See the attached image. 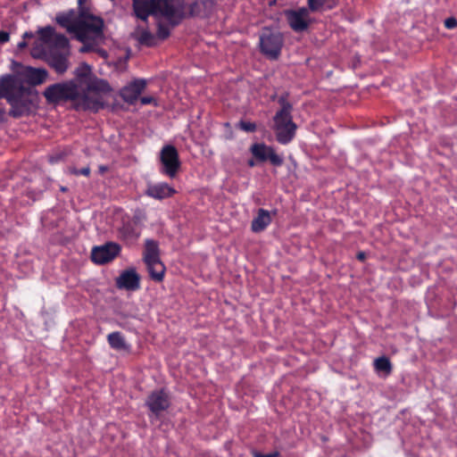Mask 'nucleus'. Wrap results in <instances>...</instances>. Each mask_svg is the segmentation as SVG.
Listing matches in <instances>:
<instances>
[{
	"label": "nucleus",
	"instance_id": "a19ab883",
	"mask_svg": "<svg viewBox=\"0 0 457 457\" xmlns=\"http://www.w3.org/2000/svg\"><path fill=\"white\" fill-rule=\"evenodd\" d=\"M34 37V35H33V33H32V32L26 31V32L23 34V38H24V39H25V38H31V37Z\"/></svg>",
	"mask_w": 457,
	"mask_h": 457
},
{
	"label": "nucleus",
	"instance_id": "412c9836",
	"mask_svg": "<svg viewBox=\"0 0 457 457\" xmlns=\"http://www.w3.org/2000/svg\"><path fill=\"white\" fill-rule=\"evenodd\" d=\"M271 223L270 212L265 209H259L256 217L251 223V229L254 233L263 231Z\"/></svg>",
	"mask_w": 457,
	"mask_h": 457
},
{
	"label": "nucleus",
	"instance_id": "37998d69",
	"mask_svg": "<svg viewBox=\"0 0 457 457\" xmlns=\"http://www.w3.org/2000/svg\"><path fill=\"white\" fill-rule=\"evenodd\" d=\"M60 190H61L62 192H66V191L68 190V188H67L66 187H60Z\"/></svg>",
	"mask_w": 457,
	"mask_h": 457
},
{
	"label": "nucleus",
	"instance_id": "58836bf2",
	"mask_svg": "<svg viewBox=\"0 0 457 457\" xmlns=\"http://www.w3.org/2000/svg\"><path fill=\"white\" fill-rule=\"evenodd\" d=\"M366 258V254L364 252H360L357 253V259L360 261H364Z\"/></svg>",
	"mask_w": 457,
	"mask_h": 457
},
{
	"label": "nucleus",
	"instance_id": "a878e982",
	"mask_svg": "<svg viewBox=\"0 0 457 457\" xmlns=\"http://www.w3.org/2000/svg\"><path fill=\"white\" fill-rule=\"evenodd\" d=\"M374 369L377 372H383L385 375H389L392 372V363L386 356H381L374 361Z\"/></svg>",
	"mask_w": 457,
	"mask_h": 457
},
{
	"label": "nucleus",
	"instance_id": "a18cd8bd",
	"mask_svg": "<svg viewBox=\"0 0 457 457\" xmlns=\"http://www.w3.org/2000/svg\"><path fill=\"white\" fill-rule=\"evenodd\" d=\"M78 2L79 5H82L86 2V0H78Z\"/></svg>",
	"mask_w": 457,
	"mask_h": 457
},
{
	"label": "nucleus",
	"instance_id": "72a5a7b5",
	"mask_svg": "<svg viewBox=\"0 0 457 457\" xmlns=\"http://www.w3.org/2000/svg\"><path fill=\"white\" fill-rule=\"evenodd\" d=\"M253 457H278L279 453L278 451H274L270 453H262L259 452H253Z\"/></svg>",
	"mask_w": 457,
	"mask_h": 457
},
{
	"label": "nucleus",
	"instance_id": "0eeeda50",
	"mask_svg": "<svg viewBox=\"0 0 457 457\" xmlns=\"http://www.w3.org/2000/svg\"><path fill=\"white\" fill-rule=\"evenodd\" d=\"M157 19L163 18L171 26L179 25L184 19V0H157Z\"/></svg>",
	"mask_w": 457,
	"mask_h": 457
},
{
	"label": "nucleus",
	"instance_id": "79ce46f5",
	"mask_svg": "<svg viewBox=\"0 0 457 457\" xmlns=\"http://www.w3.org/2000/svg\"><path fill=\"white\" fill-rule=\"evenodd\" d=\"M99 170H100V172H101V173H103V172H104V171H106V170H107V167H105V166H100V167H99Z\"/></svg>",
	"mask_w": 457,
	"mask_h": 457
},
{
	"label": "nucleus",
	"instance_id": "393cba45",
	"mask_svg": "<svg viewBox=\"0 0 457 457\" xmlns=\"http://www.w3.org/2000/svg\"><path fill=\"white\" fill-rule=\"evenodd\" d=\"M337 0H307V4L311 12H320L325 7L331 9L336 5Z\"/></svg>",
	"mask_w": 457,
	"mask_h": 457
},
{
	"label": "nucleus",
	"instance_id": "20e7f679",
	"mask_svg": "<svg viewBox=\"0 0 457 457\" xmlns=\"http://www.w3.org/2000/svg\"><path fill=\"white\" fill-rule=\"evenodd\" d=\"M75 78L70 81H76L78 88L90 98H96L102 104V109L105 106L104 96L112 91L109 83L102 79L93 76L91 68L87 63H81L74 71Z\"/></svg>",
	"mask_w": 457,
	"mask_h": 457
},
{
	"label": "nucleus",
	"instance_id": "bb28decb",
	"mask_svg": "<svg viewBox=\"0 0 457 457\" xmlns=\"http://www.w3.org/2000/svg\"><path fill=\"white\" fill-rule=\"evenodd\" d=\"M53 47L51 49H55L61 52H67L69 47V40L62 34H55L53 38L52 43L50 44Z\"/></svg>",
	"mask_w": 457,
	"mask_h": 457
},
{
	"label": "nucleus",
	"instance_id": "5701e85b",
	"mask_svg": "<svg viewBox=\"0 0 457 457\" xmlns=\"http://www.w3.org/2000/svg\"><path fill=\"white\" fill-rule=\"evenodd\" d=\"M120 234L123 240L129 244H132L138 239L140 231L134 224L127 222L120 228Z\"/></svg>",
	"mask_w": 457,
	"mask_h": 457
},
{
	"label": "nucleus",
	"instance_id": "4c0bfd02",
	"mask_svg": "<svg viewBox=\"0 0 457 457\" xmlns=\"http://www.w3.org/2000/svg\"><path fill=\"white\" fill-rule=\"evenodd\" d=\"M61 158H62L61 155H51L49 157V161H50V162L54 163V162H57L59 160H61Z\"/></svg>",
	"mask_w": 457,
	"mask_h": 457
},
{
	"label": "nucleus",
	"instance_id": "c756f323",
	"mask_svg": "<svg viewBox=\"0 0 457 457\" xmlns=\"http://www.w3.org/2000/svg\"><path fill=\"white\" fill-rule=\"evenodd\" d=\"M140 44L152 46L155 44V37L148 30H143L138 37Z\"/></svg>",
	"mask_w": 457,
	"mask_h": 457
},
{
	"label": "nucleus",
	"instance_id": "dca6fc26",
	"mask_svg": "<svg viewBox=\"0 0 457 457\" xmlns=\"http://www.w3.org/2000/svg\"><path fill=\"white\" fill-rule=\"evenodd\" d=\"M157 0H133V10L137 18L146 21L150 15L157 18Z\"/></svg>",
	"mask_w": 457,
	"mask_h": 457
},
{
	"label": "nucleus",
	"instance_id": "49530a36",
	"mask_svg": "<svg viewBox=\"0 0 457 457\" xmlns=\"http://www.w3.org/2000/svg\"><path fill=\"white\" fill-rule=\"evenodd\" d=\"M85 51H86L85 47H82L81 52H85Z\"/></svg>",
	"mask_w": 457,
	"mask_h": 457
},
{
	"label": "nucleus",
	"instance_id": "a211bd4d",
	"mask_svg": "<svg viewBox=\"0 0 457 457\" xmlns=\"http://www.w3.org/2000/svg\"><path fill=\"white\" fill-rule=\"evenodd\" d=\"M175 193L176 190L165 182L148 184L145 192V195L156 200H163L170 197Z\"/></svg>",
	"mask_w": 457,
	"mask_h": 457
},
{
	"label": "nucleus",
	"instance_id": "c9c22d12",
	"mask_svg": "<svg viewBox=\"0 0 457 457\" xmlns=\"http://www.w3.org/2000/svg\"><path fill=\"white\" fill-rule=\"evenodd\" d=\"M10 39V34L7 31L0 30V44H4Z\"/></svg>",
	"mask_w": 457,
	"mask_h": 457
},
{
	"label": "nucleus",
	"instance_id": "aec40b11",
	"mask_svg": "<svg viewBox=\"0 0 457 457\" xmlns=\"http://www.w3.org/2000/svg\"><path fill=\"white\" fill-rule=\"evenodd\" d=\"M159 260H161L159 243L154 239H145L143 252L144 262H153Z\"/></svg>",
	"mask_w": 457,
	"mask_h": 457
},
{
	"label": "nucleus",
	"instance_id": "e433bc0d",
	"mask_svg": "<svg viewBox=\"0 0 457 457\" xmlns=\"http://www.w3.org/2000/svg\"><path fill=\"white\" fill-rule=\"evenodd\" d=\"M42 50L39 49L38 47H33L31 49V55L35 58H39L41 56V53Z\"/></svg>",
	"mask_w": 457,
	"mask_h": 457
},
{
	"label": "nucleus",
	"instance_id": "f3484780",
	"mask_svg": "<svg viewBox=\"0 0 457 457\" xmlns=\"http://www.w3.org/2000/svg\"><path fill=\"white\" fill-rule=\"evenodd\" d=\"M119 288L135 291L140 287V278L135 270H124L116 279Z\"/></svg>",
	"mask_w": 457,
	"mask_h": 457
},
{
	"label": "nucleus",
	"instance_id": "9b49d317",
	"mask_svg": "<svg viewBox=\"0 0 457 457\" xmlns=\"http://www.w3.org/2000/svg\"><path fill=\"white\" fill-rule=\"evenodd\" d=\"M145 405L155 417H158L170 407V395L164 389L154 390L148 395Z\"/></svg>",
	"mask_w": 457,
	"mask_h": 457
},
{
	"label": "nucleus",
	"instance_id": "f03ea898",
	"mask_svg": "<svg viewBox=\"0 0 457 457\" xmlns=\"http://www.w3.org/2000/svg\"><path fill=\"white\" fill-rule=\"evenodd\" d=\"M76 83V81L67 80L52 84L45 88L43 96L48 104L71 102L76 111L99 112L102 109L101 102L80 92Z\"/></svg>",
	"mask_w": 457,
	"mask_h": 457
},
{
	"label": "nucleus",
	"instance_id": "c85d7f7f",
	"mask_svg": "<svg viewBox=\"0 0 457 457\" xmlns=\"http://www.w3.org/2000/svg\"><path fill=\"white\" fill-rule=\"evenodd\" d=\"M38 33H39L41 41L44 42L45 44H48V45H50L52 43L53 38L56 34L54 31V29L51 26L41 28L38 30Z\"/></svg>",
	"mask_w": 457,
	"mask_h": 457
},
{
	"label": "nucleus",
	"instance_id": "b1692460",
	"mask_svg": "<svg viewBox=\"0 0 457 457\" xmlns=\"http://www.w3.org/2000/svg\"><path fill=\"white\" fill-rule=\"evenodd\" d=\"M107 341L110 346L114 350L122 351L129 348L124 337L119 331L110 333L107 336Z\"/></svg>",
	"mask_w": 457,
	"mask_h": 457
},
{
	"label": "nucleus",
	"instance_id": "f704fd0d",
	"mask_svg": "<svg viewBox=\"0 0 457 457\" xmlns=\"http://www.w3.org/2000/svg\"><path fill=\"white\" fill-rule=\"evenodd\" d=\"M73 174L83 175V176L88 177L90 175V168L88 166H87V167H84L79 170H74Z\"/></svg>",
	"mask_w": 457,
	"mask_h": 457
},
{
	"label": "nucleus",
	"instance_id": "cd10ccee",
	"mask_svg": "<svg viewBox=\"0 0 457 457\" xmlns=\"http://www.w3.org/2000/svg\"><path fill=\"white\" fill-rule=\"evenodd\" d=\"M174 27L175 26H171L169 21L164 23L161 21H158L156 32L157 37L161 40L166 39L170 36L171 29Z\"/></svg>",
	"mask_w": 457,
	"mask_h": 457
},
{
	"label": "nucleus",
	"instance_id": "ddd939ff",
	"mask_svg": "<svg viewBox=\"0 0 457 457\" xmlns=\"http://www.w3.org/2000/svg\"><path fill=\"white\" fill-rule=\"evenodd\" d=\"M146 87V80L144 79H136L124 86L120 91V96L124 102L133 104L137 99L141 93Z\"/></svg>",
	"mask_w": 457,
	"mask_h": 457
},
{
	"label": "nucleus",
	"instance_id": "c03bdc74",
	"mask_svg": "<svg viewBox=\"0 0 457 457\" xmlns=\"http://www.w3.org/2000/svg\"><path fill=\"white\" fill-rule=\"evenodd\" d=\"M248 165H249L250 167L254 166V162H253V161H252V160H251V161H249V162H248Z\"/></svg>",
	"mask_w": 457,
	"mask_h": 457
},
{
	"label": "nucleus",
	"instance_id": "4be33fe9",
	"mask_svg": "<svg viewBox=\"0 0 457 457\" xmlns=\"http://www.w3.org/2000/svg\"><path fill=\"white\" fill-rule=\"evenodd\" d=\"M150 278L155 282H162L164 278L166 268L161 260L153 262H146Z\"/></svg>",
	"mask_w": 457,
	"mask_h": 457
},
{
	"label": "nucleus",
	"instance_id": "7ed1b4c3",
	"mask_svg": "<svg viewBox=\"0 0 457 457\" xmlns=\"http://www.w3.org/2000/svg\"><path fill=\"white\" fill-rule=\"evenodd\" d=\"M56 20L82 43L96 41L103 37L104 21L87 12L82 11L79 15L71 12L58 16Z\"/></svg>",
	"mask_w": 457,
	"mask_h": 457
},
{
	"label": "nucleus",
	"instance_id": "9d476101",
	"mask_svg": "<svg viewBox=\"0 0 457 457\" xmlns=\"http://www.w3.org/2000/svg\"><path fill=\"white\" fill-rule=\"evenodd\" d=\"M250 151L253 157L259 162L270 161V162L277 167L281 166L284 163V157L278 154L272 146L266 145L263 143L253 144Z\"/></svg>",
	"mask_w": 457,
	"mask_h": 457
},
{
	"label": "nucleus",
	"instance_id": "4468645a",
	"mask_svg": "<svg viewBox=\"0 0 457 457\" xmlns=\"http://www.w3.org/2000/svg\"><path fill=\"white\" fill-rule=\"evenodd\" d=\"M67 52H61L55 49H50L45 53V60L47 64L53 68L58 74H63L69 68Z\"/></svg>",
	"mask_w": 457,
	"mask_h": 457
},
{
	"label": "nucleus",
	"instance_id": "2eb2a0df",
	"mask_svg": "<svg viewBox=\"0 0 457 457\" xmlns=\"http://www.w3.org/2000/svg\"><path fill=\"white\" fill-rule=\"evenodd\" d=\"M17 76L21 77L24 81L25 85H29L30 87L33 86L40 85L46 81L48 72L43 68H33L26 67L21 73Z\"/></svg>",
	"mask_w": 457,
	"mask_h": 457
},
{
	"label": "nucleus",
	"instance_id": "1a4fd4ad",
	"mask_svg": "<svg viewBox=\"0 0 457 457\" xmlns=\"http://www.w3.org/2000/svg\"><path fill=\"white\" fill-rule=\"evenodd\" d=\"M310 12L311 10L307 7L287 10L285 15L290 28L295 32L306 30L310 24Z\"/></svg>",
	"mask_w": 457,
	"mask_h": 457
},
{
	"label": "nucleus",
	"instance_id": "7c9ffc66",
	"mask_svg": "<svg viewBox=\"0 0 457 457\" xmlns=\"http://www.w3.org/2000/svg\"><path fill=\"white\" fill-rule=\"evenodd\" d=\"M237 127L245 132H254L256 130V124L251 121L240 120Z\"/></svg>",
	"mask_w": 457,
	"mask_h": 457
},
{
	"label": "nucleus",
	"instance_id": "473e14b6",
	"mask_svg": "<svg viewBox=\"0 0 457 457\" xmlns=\"http://www.w3.org/2000/svg\"><path fill=\"white\" fill-rule=\"evenodd\" d=\"M140 103L143 105H146V104H154V106L157 105V102L153 96H143L140 98Z\"/></svg>",
	"mask_w": 457,
	"mask_h": 457
},
{
	"label": "nucleus",
	"instance_id": "f257e3e1",
	"mask_svg": "<svg viewBox=\"0 0 457 457\" xmlns=\"http://www.w3.org/2000/svg\"><path fill=\"white\" fill-rule=\"evenodd\" d=\"M0 98L5 99L11 105L10 116L21 118L31 112L33 87L25 85L19 76L3 75L0 77Z\"/></svg>",
	"mask_w": 457,
	"mask_h": 457
},
{
	"label": "nucleus",
	"instance_id": "39448f33",
	"mask_svg": "<svg viewBox=\"0 0 457 457\" xmlns=\"http://www.w3.org/2000/svg\"><path fill=\"white\" fill-rule=\"evenodd\" d=\"M280 109L276 112L274 120V130L277 141L281 145H287L295 136L297 129L293 121L292 110L293 105L287 101V97L282 96L278 98Z\"/></svg>",
	"mask_w": 457,
	"mask_h": 457
},
{
	"label": "nucleus",
	"instance_id": "6ab92c4d",
	"mask_svg": "<svg viewBox=\"0 0 457 457\" xmlns=\"http://www.w3.org/2000/svg\"><path fill=\"white\" fill-rule=\"evenodd\" d=\"M213 8L212 0H195L189 6V14L192 17H207Z\"/></svg>",
	"mask_w": 457,
	"mask_h": 457
},
{
	"label": "nucleus",
	"instance_id": "423d86ee",
	"mask_svg": "<svg viewBox=\"0 0 457 457\" xmlns=\"http://www.w3.org/2000/svg\"><path fill=\"white\" fill-rule=\"evenodd\" d=\"M284 45L283 35L277 30L264 28L259 35L260 52L269 60H278Z\"/></svg>",
	"mask_w": 457,
	"mask_h": 457
},
{
	"label": "nucleus",
	"instance_id": "2f4dec72",
	"mask_svg": "<svg viewBox=\"0 0 457 457\" xmlns=\"http://www.w3.org/2000/svg\"><path fill=\"white\" fill-rule=\"evenodd\" d=\"M445 26L448 29H455L457 27V21H456V19L453 18V17H450V18L445 19Z\"/></svg>",
	"mask_w": 457,
	"mask_h": 457
},
{
	"label": "nucleus",
	"instance_id": "ea45409f",
	"mask_svg": "<svg viewBox=\"0 0 457 457\" xmlns=\"http://www.w3.org/2000/svg\"><path fill=\"white\" fill-rule=\"evenodd\" d=\"M17 46L19 49H23L27 46V42L25 40H22L18 44Z\"/></svg>",
	"mask_w": 457,
	"mask_h": 457
},
{
	"label": "nucleus",
	"instance_id": "f8f14e48",
	"mask_svg": "<svg viewBox=\"0 0 457 457\" xmlns=\"http://www.w3.org/2000/svg\"><path fill=\"white\" fill-rule=\"evenodd\" d=\"M120 252V246L108 242L100 246H95L91 252V259L95 263L104 264L112 261Z\"/></svg>",
	"mask_w": 457,
	"mask_h": 457
},
{
	"label": "nucleus",
	"instance_id": "6e6552de",
	"mask_svg": "<svg viewBox=\"0 0 457 457\" xmlns=\"http://www.w3.org/2000/svg\"><path fill=\"white\" fill-rule=\"evenodd\" d=\"M160 162V171L169 178H175L180 168V161L179 152L174 145H166L161 149Z\"/></svg>",
	"mask_w": 457,
	"mask_h": 457
}]
</instances>
